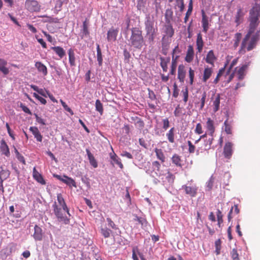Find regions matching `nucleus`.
Segmentation results:
<instances>
[{
  "mask_svg": "<svg viewBox=\"0 0 260 260\" xmlns=\"http://www.w3.org/2000/svg\"><path fill=\"white\" fill-rule=\"evenodd\" d=\"M35 67L37 69L38 72L41 73L43 76H46L48 74L47 67L41 62L37 61L35 63Z\"/></svg>",
  "mask_w": 260,
  "mask_h": 260,
  "instance_id": "22",
  "label": "nucleus"
},
{
  "mask_svg": "<svg viewBox=\"0 0 260 260\" xmlns=\"http://www.w3.org/2000/svg\"><path fill=\"white\" fill-rule=\"evenodd\" d=\"M95 109L97 111H98L101 115L103 114V104L99 100H96L95 102Z\"/></svg>",
  "mask_w": 260,
  "mask_h": 260,
  "instance_id": "43",
  "label": "nucleus"
},
{
  "mask_svg": "<svg viewBox=\"0 0 260 260\" xmlns=\"http://www.w3.org/2000/svg\"><path fill=\"white\" fill-rule=\"evenodd\" d=\"M100 233L105 238H109L112 235L113 236V231L107 228L106 225H101L100 227Z\"/></svg>",
  "mask_w": 260,
  "mask_h": 260,
  "instance_id": "14",
  "label": "nucleus"
},
{
  "mask_svg": "<svg viewBox=\"0 0 260 260\" xmlns=\"http://www.w3.org/2000/svg\"><path fill=\"white\" fill-rule=\"evenodd\" d=\"M81 181L84 183L88 188H90V179L87 177V175H84L81 176Z\"/></svg>",
  "mask_w": 260,
  "mask_h": 260,
  "instance_id": "49",
  "label": "nucleus"
},
{
  "mask_svg": "<svg viewBox=\"0 0 260 260\" xmlns=\"http://www.w3.org/2000/svg\"><path fill=\"white\" fill-rule=\"evenodd\" d=\"M217 221H218V225L219 226H220L221 223H222L223 220H222V212L220 211V210L218 209L217 211Z\"/></svg>",
  "mask_w": 260,
  "mask_h": 260,
  "instance_id": "54",
  "label": "nucleus"
},
{
  "mask_svg": "<svg viewBox=\"0 0 260 260\" xmlns=\"http://www.w3.org/2000/svg\"><path fill=\"white\" fill-rule=\"evenodd\" d=\"M192 11V0L190 1V3L189 4L187 12L186 13L185 16L184 18V22H186L189 16L191 13V12Z\"/></svg>",
  "mask_w": 260,
  "mask_h": 260,
  "instance_id": "44",
  "label": "nucleus"
},
{
  "mask_svg": "<svg viewBox=\"0 0 260 260\" xmlns=\"http://www.w3.org/2000/svg\"><path fill=\"white\" fill-rule=\"evenodd\" d=\"M194 57V50L193 48L191 45H189L188 46L186 55L185 57V60L187 62H191Z\"/></svg>",
  "mask_w": 260,
  "mask_h": 260,
  "instance_id": "19",
  "label": "nucleus"
},
{
  "mask_svg": "<svg viewBox=\"0 0 260 260\" xmlns=\"http://www.w3.org/2000/svg\"><path fill=\"white\" fill-rule=\"evenodd\" d=\"M152 171H151V176L153 178L157 177L159 179L162 176H164V173H167V169H162L161 168L160 163L157 161H154L152 162Z\"/></svg>",
  "mask_w": 260,
  "mask_h": 260,
  "instance_id": "5",
  "label": "nucleus"
},
{
  "mask_svg": "<svg viewBox=\"0 0 260 260\" xmlns=\"http://www.w3.org/2000/svg\"><path fill=\"white\" fill-rule=\"evenodd\" d=\"M186 75L185 67L183 64H180L178 68V79L181 83L184 82Z\"/></svg>",
  "mask_w": 260,
  "mask_h": 260,
  "instance_id": "15",
  "label": "nucleus"
},
{
  "mask_svg": "<svg viewBox=\"0 0 260 260\" xmlns=\"http://www.w3.org/2000/svg\"><path fill=\"white\" fill-rule=\"evenodd\" d=\"M8 62L4 59L0 58V72L3 73L4 76L7 75L9 72V69L7 67Z\"/></svg>",
  "mask_w": 260,
  "mask_h": 260,
  "instance_id": "17",
  "label": "nucleus"
},
{
  "mask_svg": "<svg viewBox=\"0 0 260 260\" xmlns=\"http://www.w3.org/2000/svg\"><path fill=\"white\" fill-rule=\"evenodd\" d=\"M160 66L162 68L164 72H167L168 70V63L170 61V58H164L163 57H160Z\"/></svg>",
  "mask_w": 260,
  "mask_h": 260,
  "instance_id": "35",
  "label": "nucleus"
},
{
  "mask_svg": "<svg viewBox=\"0 0 260 260\" xmlns=\"http://www.w3.org/2000/svg\"><path fill=\"white\" fill-rule=\"evenodd\" d=\"M144 24L148 40L150 42H153L158 34L157 23L155 22L153 17L147 15L145 18Z\"/></svg>",
  "mask_w": 260,
  "mask_h": 260,
  "instance_id": "2",
  "label": "nucleus"
},
{
  "mask_svg": "<svg viewBox=\"0 0 260 260\" xmlns=\"http://www.w3.org/2000/svg\"><path fill=\"white\" fill-rule=\"evenodd\" d=\"M196 45L198 52L201 53L203 50L204 46V42L202 38V35L201 32H199L197 35V38L196 41Z\"/></svg>",
  "mask_w": 260,
  "mask_h": 260,
  "instance_id": "23",
  "label": "nucleus"
},
{
  "mask_svg": "<svg viewBox=\"0 0 260 260\" xmlns=\"http://www.w3.org/2000/svg\"><path fill=\"white\" fill-rule=\"evenodd\" d=\"M247 68V66L245 64L239 68H235L234 72L230 75L229 80H231L235 75L237 77L238 79L239 80L243 79L246 75Z\"/></svg>",
  "mask_w": 260,
  "mask_h": 260,
  "instance_id": "7",
  "label": "nucleus"
},
{
  "mask_svg": "<svg viewBox=\"0 0 260 260\" xmlns=\"http://www.w3.org/2000/svg\"><path fill=\"white\" fill-rule=\"evenodd\" d=\"M173 15V12L171 10H167L165 13V18L166 19V22H168V20L170 21V19L172 18Z\"/></svg>",
  "mask_w": 260,
  "mask_h": 260,
  "instance_id": "58",
  "label": "nucleus"
},
{
  "mask_svg": "<svg viewBox=\"0 0 260 260\" xmlns=\"http://www.w3.org/2000/svg\"><path fill=\"white\" fill-rule=\"evenodd\" d=\"M182 188L185 190L186 194L192 197H195L197 194V189L196 187L183 185Z\"/></svg>",
  "mask_w": 260,
  "mask_h": 260,
  "instance_id": "24",
  "label": "nucleus"
},
{
  "mask_svg": "<svg viewBox=\"0 0 260 260\" xmlns=\"http://www.w3.org/2000/svg\"><path fill=\"white\" fill-rule=\"evenodd\" d=\"M157 158L161 161L162 162L165 161V156L161 149L155 148L154 150Z\"/></svg>",
  "mask_w": 260,
  "mask_h": 260,
  "instance_id": "40",
  "label": "nucleus"
},
{
  "mask_svg": "<svg viewBox=\"0 0 260 260\" xmlns=\"http://www.w3.org/2000/svg\"><path fill=\"white\" fill-rule=\"evenodd\" d=\"M172 162L176 166L181 167V159L179 155L174 154L172 157Z\"/></svg>",
  "mask_w": 260,
  "mask_h": 260,
  "instance_id": "42",
  "label": "nucleus"
},
{
  "mask_svg": "<svg viewBox=\"0 0 260 260\" xmlns=\"http://www.w3.org/2000/svg\"><path fill=\"white\" fill-rule=\"evenodd\" d=\"M34 116H35V118L36 119V121L39 123H40L42 125H45V120L42 118L41 117H39L37 114L35 113Z\"/></svg>",
  "mask_w": 260,
  "mask_h": 260,
  "instance_id": "60",
  "label": "nucleus"
},
{
  "mask_svg": "<svg viewBox=\"0 0 260 260\" xmlns=\"http://www.w3.org/2000/svg\"><path fill=\"white\" fill-rule=\"evenodd\" d=\"M220 105V96L217 95L213 102V110L214 112L217 111L219 109Z\"/></svg>",
  "mask_w": 260,
  "mask_h": 260,
  "instance_id": "41",
  "label": "nucleus"
},
{
  "mask_svg": "<svg viewBox=\"0 0 260 260\" xmlns=\"http://www.w3.org/2000/svg\"><path fill=\"white\" fill-rule=\"evenodd\" d=\"M53 177L57 179L58 180L62 181L67 185L71 186H74L76 187V183L75 180L71 177H69L66 175H63V177L57 174H54Z\"/></svg>",
  "mask_w": 260,
  "mask_h": 260,
  "instance_id": "8",
  "label": "nucleus"
},
{
  "mask_svg": "<svg viewBox=\"0 0 260 260\" xmlns=\"http://www.w3.org/2000/svg\"><path fill=\"white\" fill-rule=\"evenodd\" d=\"M118 30L117 29H111L107 33V40L108 41H114L116 39L118 34Z\"/></svg>",
  "mask_w": 260,
  "mask_h": 260,
  "instance_id": "26",
  "label": "nucleus"
},
{
  "mask_svg": "<svg viewBox=\"0 0 260 260\" xmlns=\"http://www.w3.org/2000/svg\"><path fill=\"white\" fill-rule=\"evenodd\" d=\"M128 41L131 46L141 49L144 43L142 30L138 27H133L131 29V36Z\"/></svg>",
  "mask_w": 260,
  "mask_h": 260,
  "instance_id": "3",
  "label": "nucleus"
},
{
  "mask_svg": "<svg viewBox=\"0 0 260 260\" xmlns=\"http://www.w3.org/2000/svg\"><path fill=\"white\" fill-rule=\"evenodd\" d=\"M178 56L176 57V59H172V64H171V71L170 72V74L171 75H174L175 74L176 72V69L177 66V62H176V59L177 58Z\"/></svg>",
  "mask_w": 260,
  "mask_h": 260,
  "instance_id": "46",
  "label": "nucleus"
},
{
  "mask_svg": "<svg viewBox=\"0 0 260 260\" xmlns=\"http://www.w3.org/2000/svg\"><path fill=\"white\" fill-rule=\"evenodd\" d=\"M194 131L195 133L198 134H201L203 133L202 127L201 123H199L197 124Z\"/></svg>",
  "mask_w": 260,
  "mask_h": 260,
  "instance_id": "64",
  "label": "nucleus"
},
{
  "mask_svg": "<svg viewBox=\"0 0 260 260\" xmlns=\"http://www.w3.org/2000/svg\"><path fill=\"white\" fill-rule=\"evenodd\" d=\"M30 87L31 89L37 92L39 94L41 95L42 96L47 98V94L46 93L47 90H44V89L42 88H39L37 86L35 85L31 84L30 85Z\"/></svg>",
  "mask_w": 260,
  "mask_h": 260,
  "instance_id": "34",
  "label": "nucleus"
},
{
  "mask_svg": "<svg viewBox=\"0 0 260 260\" xmlns=\"http://www.w3.org/2000/svg\"><path fill=\"white\" fill-rule=\"evenodd\" d=\"M233 260H240L239 258V254L237 252V250L234 248L231 252Z\"/></svg>",
  "mask_w": 260,
  "mask_h": 260,
  "instance_id": "57",
  "label": "nucleus"
},
{
  "mask_svg": "<svg viewBox=\"0 0 260 260\" xmlns=\"http://www.w3.org/2000/svg\"><path fill=\"white\" fill-rule=\"evenodd\" d=\"M215 245L216 247L215 252L217 255L220 253L221 249V241L220 239L216 240L215 242Z\"/></svg>",
  "mask_w": 260,
  "mask_h": 260,
  "instance_id": "55",
  "label": "nucleus"
},
{
  "mask_svg": "<svg viewBox=\"0 0 260 260\" xmlns=\"http://www.w3.org/2000/svg\"><path fill=\"white\" fill-rule=\"evenodd\" d=\"M148 97L151 101H154L156 99V95L154 92L148 89Z\"/></svg>",
  "mask_w": 260,
  "mask_h": 260,
  "instance_id": "63",
  "label": "nucleus"
},
{
  "mask_svg": "<svg viewBox=\"0 0 260 260\" xmlns=\"http://www.w3.org/2000/svg\"><path fill=\"white\" fill-rule=\"evenodd\" d=\"M68 54H69V63L70 64V66L71 67H74L76 66L75 63V53L74 52V50L70 48L68 50Z\"/></svg>",
  "mask_w": 260,
  "mask_h": 260,
  "instance_id": "30",
  "label": "nucleus"
},
{
  "mask_svg": "<svg viewBox=\"0 0 260 260\" xmlns=\"http://www.w3.org/2000/svg\"><path fill=\"white\" fill-rule=\"evenodd\" d=\"M110 158L118 166L120 167V169L123 168V166L121 162V159L115 153H110Z\"/></svg>",
  "mask_w": 260,
  "mask_h": 260,
  "instance_id": "32",
  "label": "nucleus"
},
{
  "mask_svg": "<svg viewBox=\"0 0 260 260\" xmlns=\"http://www.w3.org/2000/svg\"><path fill=\"white\" fill-rule=\"evenodd\" d=\"M249 14V29L241 44V50L246 48L247 51H250L254 48L256 42L258 39V35L257 33L252 36H251V35L254 32L258 24L260 7L258 6L253 7L250 10Z\"/></svg>",
  "mask_w": 260,
  "mask_h": 260,
  "instance_id": "1",
  "label": "nucleus"
},
{
  "mask_svg": "<svg viewBox=\"0 0 260 260\" xmlns=\"http://www.w3.org/2000/svg\"><path fill=\"white\" fill-rule=\"evenodd\" d=\"M51 49L53 50L60 58H62L66 54L65 50L60 46L51 47Z\"/></svg>",
  "mask_w": 260,
  "mask_h": 260,
  "instance_id": "28",
  "label": "nucleus"
},
{
  "mask_svg": "<svg viewBox=\"0 0 260 260\" xmlns=\"http://www.w3.org/2000/svg\"><path fill=\"white\" fill-rule=\"evenodd\" d=\"M25 7L30 12H37L41 9V6L36 0H26Z\"/></svg>",
  "mask_w": 260,
  "mask_h": 260,
  "instance_id": "6",
  "label": "nucleus"
},
{
  "mask_svg": "<svg viewBox=\"0 0 260 260\" xmlns=\"http://www.w3.org/2000/svg\"><path fill=\"white\" fill-rule=\"evenodd\" d=\"M57 200L58 202V205H57L59 207L63 208L64 210H67L68 207L67 204L64 201V199L63 198L61 194L58 193L57 196Z\"/></svg>",
  "mask_w": 260,
  "mask_h": 260,
  "instance_id": "31",
  "label": "nucleus"
},
{
  "mask_svg": "<svg viewBox=\"0 0 260 260\" xmlns=\"http://www.w3.org/2000/svg\"><path fill=\"white\" fill-rule=\"evenodd\" d=\"M33 96L39 100L43 105H45L47 103L46 100L44 98L40 96L38 94L35 92L33 93Z\"/></svg>",
  "mask_w": 260,
  "mask_h": 260,
  "instance_id": "56",
  "label": "nucleus"
},
{
  "mask_svg": "<svg viewBox=\"0 0 260 260\" xmlns=\"http://www.w3.org/2000/svg\"><path fill=\"white\" fill-rule=\"evenodd\" d=\"M213 72L212 67H209L206 66L205 67L203 72V76L202 78V81L204 83L206 82L210 78Z\"/></svg>",
  "mask_w": 260,
  "mask_h": 260,
  "instance_id": "13",
  "label": "nucleus"
},
{
  "mask_svg": "<svg viewBox=\"0 0 260 260\" xmlns=\"http://www.w3.org/2000/svg\"><path fill=\"white\" fill-rule=\"evenodd\" d=\"M164 176H162L160 178L161 183L164 185H170L174 182V176L168 170L167 173H164Z\"/></svg>",
  "mask_w": 260,
  "mask_h": 260,
  "instance_id": "9",
  "label": "nucleus"
},
{
  "mask_svg": "<svg viewBox=\"0 0 260 260\" xmlns=\"http://www.w3.org/2000/svg\"><path fill=\"white\" fill-rule=\"evenodd\" d=\"M86 151L90 165L94 168H97L98 163L93 155L88 149H86Z\"/></svg>",
  "mask_w": 260,
  "mask_h": 260,
  "instance_id": "29",
  "label": "nucleus"
},
{
  "mask_svg": "<svg viewBox=\"0 0 260 260\" xmlns=\"http://www.w3.org/2000/svg\"><path fill=\"white\" fill-rule=\"evenodd\" d=\"M106 220L108 222V225L113 230H117L116 232V234L117 235H120L121 234V231L117 227V226L115 224V223L112 220V219L109 217L107 218Z\"/></svg>",
  "mask_w": 260,
  "mask_h": 260,
  "instance_id": "33",
  "label": "nucleus"
},
{
  "mask_svg": "<svg viewBox=\"0 0 260 260\" xmlns=\"http://www.w3.org/2000/svg\"><path fill=\"white\" fill-rule=\"evenodd\" d=\"M207 128L210 131V135L212 137L214 132V127L213 125V121L210 119H208L207 121Z\"/></svg>",
  "mask_w": 260,
  "mask_h": 260,
  "instance_id": "38",
  "label": "nucleus"
},
{
  "mask_svg": "<svg viewBox=\"0 0 260 260\" xmlns=\"http://www.w3.org/2000/svg\"><path fill=\"white\" fill-rule=\"evenodd\" d=\"M194 77V71L191 68L189 69V83L190 85H192Z\"/></svg>",
  "mask_w": 260,
  "mask_h": 260,
  "instance_id": "53",
  "label": "nucleus"
},
{
  "mask_svg": "<svg viewBox=\"0 0 260 260\" xmlns=\"http://www.w3.org/2000/svg\"><path fill=\"white\" fill-rule=\"evenodd\" d=\"M0 144V149L2 154L6 156H9L10 155L9 148L5 141L4 139L2 140Z\"/></svg>",
  "mask_w": 260,
  "mask_h": 260,
  "instance_id": "20",
  "label": "nucleus"
},
{
  "mask_svg": "<svg viewBox=\"0 0 260 260\" xmlns=\"http://www.w3.org/2000/svg\"><path fill=\"white\" fill-rule=\"evenodd\" d=\"M244 15V13L243 12L242 9L241 8L238 9L235 16V22L237 24V25H238L242 23Z\"/></svg>",
  "mask_w": 260,
  "mask_h": 260,
  "instance_id": "25",
  "label": "nucleus"
},
{
  "mask_svg": "<svg viewBox=\"0 0 260 260\" xmlns=\"http://www.w3.org/2000/svg\"><path fill=\"white\" fill-rule=\"evenodd\" d=\"M20 107L22 109V110H23V111L24 112L27 113L29 115L32 114V113H31V111H30V110L29 109V108L27 107H26V106H25L24 104H23L22 103L20 104Z\"/></svg>",
  "mask_w": 260,
  "mask_h": 260,
  "instance_id": "59",
  "label": "nucleus"
},
{
  "mask_svg": "<svg viewBox=\"0 0 260 260\" xmlns=\"http://www.w3.org/2000/svg\"><path fill=\"white\" fill-rule=\"evenodd\" d=\"M120 155L123 157H125L128 159L133 158V155L130 153L126 151H122L120 153Z\"/></svg>",
  "mask_w": 260,
  "mask_h": 260,
  "instance_id": "62",
  "label": "nucleus"
},
{
  "mask_svg": "<svg viewBox=\"0 0 260 260\" xmlns=\"http://www.w3.org/2000/svg\"><path fill=\"white\" fill-rule=\"evenodd\" d=\"M242 38V34L240 32L236 33L235 36V42L234 44V46L235 48H237L239 44V42Z\"/></svg>",
  "mask_w": 260,
  "mask_h": 260,
  "instance_id": "48",
  "label": "nucleus"
},
{
  "mask_svg": "<svg viewBox=\"0 0 260 260\" xmlns=\"http://www.w3.org/2000/svg\"><path fill=\"white\" fill-rule=\"evenodd\" d=\"M202 24L203 27V31L205 33H207L209 28V21L208 18L206 15L204 10H202Z\"/></svg>",
  "mask_w": 260,
  "mask_h": 260,
  "instance_id": "12",
  "label": "nucleus"
},
{
  "mask_svg": "<svg viewBox=\"0 0 260 260\" xmlns=\"http://www.w3.org/2000/svg\"><path fill=\"white\" fill-rule=\"evenodd\" d=\"M89 34V32L88 30L87 26L86 24L85 21L83 24V29L81 32L82 38L87 37Z\"/></svg>",
  "mask_w": 260,
  "mask_h": 260,
  "instance_id": "45",
  "label": "nucleus"
},
{
  "mask_svg": "<svg viewBox=\"0 0 260 260\" xmlns=\"http://www.w3.org/2000/svg\"><path fill=\"white\" fill-rule=\"evenodd\" d=\"M10 175V172L7 169H4L3 167H0V177L5 181L8 178Z\"/></svg>",
  "mask_w": 260,
  "mask_h": 260,
  "instance_id": "36",
  "label": "nucleus"
},
{
  "mask_svg": "<svg viewBox=\"0 0 260 260\" xmlns=\"http://www.w3.org/2000/svg\"><path fill=\"white\" fill-rule=\"evenodd\" d=\"M6 127L7 128L9 135L13 140H14L15 139L14 135L13 134L8 123H6Z\"/></svg>",
  "mask_w": 260,
  "mask_h": 260,
  "instance_id": "61",
  "label": "nucleus"
},
{
  "mask_svg": "<svg viewBox=\"0 0 260 260\" xmlns=\"http://www.w3.org/2000/svg\"><path fill=\"white\" fill-rule=\"evenodd\" d=\"M224 131L228 134H232V129L230 124L229 123L228 120H226L224 122Z\"/></svg>",
  "mask_w": 260,
  "mask_h": 260,
  "instance_id": "50",
  "label": "nucleus"
},
{
  "mask_svg": "<svg viewBox=\"0 0 260 260\" xmlns=\"http://www.w3.org/2000/svg\"><path fill=\"white\" fill-rule=\"evenodd\" d=\"M60 102L66 111L69 112L72 115L74 114V112L68 106V105L63 100H60Z\"/></svg>",
  "mask_w": 260,
  "mask_h": 260,
  "instance_id": "51",
  "label": "nucleus"
},
{
  "mask_svg": "<svg viewBox=\"0 0 260 260\" xmlns=\"http://www.w3.org/2000/svg\"><path fill=\"white\" fill-rule=\"evenodd\" d=\"M52 208L54 213L59 222L64 224H70L71 214L69 208H67V210H64L63 208L59 207L56 202L52 205Z\"/></svg>",
  "mask_w": 260,
  "mask_h": 260,
  "instance_id": "4",
  "label": "nucleus"
},
{
  "mask_svg": "<svg viewBox=\"0 0 260 260\" xmlns=\"http://www.w3.org/2000/svg\"><path fill=\"white\" fill-rule=\"evenodd\" d=\"M97 60L99 66H102L103 64V56L100 45L96 44Z\"/></svg>",
  "mask_w": 260,
  "mask_h": 260,
  "instance_id": "37",
  "label": "nucleus"
},
{
  "mask_svg": "<svg viewBox=\"0 0 260 260\" xmlns=\"http://www.w3.org/2000/svg\"><path fill=\"white\" fill-rule=\"evenodd\" d=\"M214 182V178L211 176L208 181L206 183V190L210 191L213 186Z\"/></svg>",
  "mask_w": 260,
  "mask_h": 260,
  "instance_id": "52",
  "label": "nucleus"
},
{
  "mask_svg": "<svg viewBox=\"0 0 260 260\" xmlns=\"http://www.w3.org/2000/svg\"><path fill=\"white\" fill-rule=\"evenodd\" d=\"M29 131L32 133L37 141L40 142L42 141L43 136L41 134L38 127L36 126H31L29 128Z\"/></svg>",
  "mask_w": 260,
  "mask_h": 260,
  "instance_id": "21",
  "label": "nucleus"
},
{
  "mask_svg": "<svg viewBox=\"0 0 260 260\" xmlns=\"http://www.w3.org/2000/svg\"><path fill=\"white\" fill-rule=\"evenodd\" d=\"M232 146L233 144L231 142H227L224 147L223 153L225 157L227 158H230L232 154Z\"/></svg>",
  "mask_w": 260,
  "mask_h": 260,
  "instance_id": "11",
  "label": "nucleus"
},
{
  "mask_svg": "<svg viewBox=\"0 0 260 260\" xmlns=\"http://www.w3.org/2000/svg\"><path fill=\"white\" fill-rule=\"evenodd\" d=\"M167 23V24L165 25V32L169 37H172L174 34V30L170 24V20Z\"/></svg>",
  "mask_w": 260,
  "mask_h": 260,
  "instance_id": "27",
  "label": "nucleus"
},
{
  "mask_svg": "<svg viewBox=\"0 0 260 260\" xmlns=\"http://www.w3.org/2000/svg\"><path fill=\"white\" fill-rule=\"evenodd\" d=\"M66 0H55V9L57 12L61 10L62 6Z\"/></svg>",
  "mask_w": 260,
  "mask_h": 260,
  "instance_id": "47",
  "label": "nucleus"
},
{
  "mask_svg": "<svg viewBox=\"0 0 260 260\" xmlns=\"http://www.w3.org/2000/svg\"><path fill=\"white\" fill-rule=\"evenodd\" d=\"M43 232L42 229L37 225L34 227L33 237L36 241H41L42 239Z\"/></svg>",
  "mask_w": 260,
  "mask_h": 260,
  "instance_id": "18",
  "label": "nucleus"
},
{
  "mask_svg": "<svg viewBox=\"0 0 260 260\" xmlns=\"http://www.w3.org/2000/svg\"><path fill=\"white\" fill-rule=\"evenodd\" d=\"M174 132L175 128L172 127L169 131V132L166 134L167 138L170 143L174 142Z\"/></svg>",
  "mask_w": 260,
  "mask_h": 260,
  "instance_id": "39",
  "label": "nucleus"
},
{
  "mask_svg": "<svg viewBox=\"0 0 260 260\" xmlns=\"http://www.w3.org/2000/svg\"><path fill=\"white\" fill-rule=\"evenodd\" d=\"M32 176L39 183L42 185L46 184V181L44 179L42 175L40 174L34 167L32 171Z\"/></svg>",
  "mask_w": 260,
  "mask_h": 260,
  "instance_id": "16",
  "label": "nucleus"
},
{
  "mask_svg": "<svg viewBox=\"0 0 260 260\" xmlns=\"http://www.w3.org/2000/svg\"><path fill=\"white\" fill-rule=\"evenodd\" d=\"M217 57L215 56L214 52L212 50H210L207 54L205 58V61L212 66V67H214V62L216 60Z\"/></svg>",
  "mask_w": 260,
  "mask_h": 260,
  "instance_id": "10",
  "label": "nucleus"
}]
</instances>
